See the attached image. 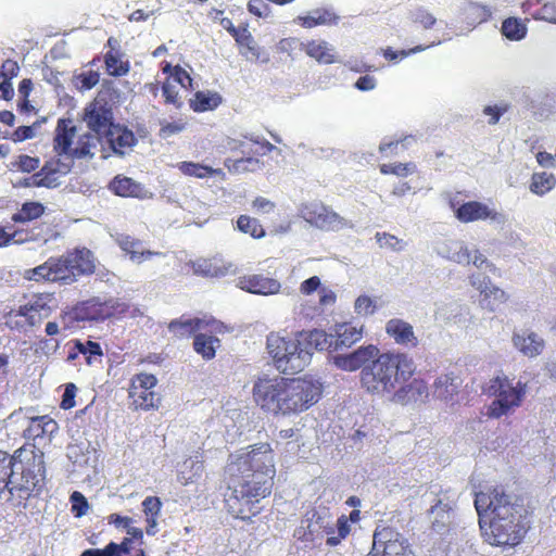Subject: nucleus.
<instances>
[{
  "instance_id": "1",
  "label": "nucleus",
  "mask_w": 556,
  "mask_h": 556,
  "mask_svg": "<svg viewBox=\"0 0 556 556\" xmlns=\"http://www.w3.org/2000/svg\"><path fill=\"white\" fill-rule=\"evenodd\" d=\"M332 363L344 371L361 369V387L372 396H387L403 406L422 403L429 396L428 383L415 377L414 359L404 352H381L376 344H367L333 356Z\"/></svg>"
},
{
  "instance_id": "2",
  "label": "nucleus",
  "mask_w": 556,
  "mask_h": 556,
  "mask_svg": "<svg viewBox=\"0 0 556 556\" xmlns=\"http://www.w3.org/2000/svg\"><path fill=\"white\" fill-rule=\"evenodd\" d=\"M275 476V452L268 442L251 444L230 454L223 471L228 514L252 521L263 509L261 502L270 496Z\"/></svg>"
},
{
  "instance_id": "3",
  "label": "nucleus",
  "mask_w": 556,
  "mask_h": 556,
  "mask_svg": "<svg viewBox=\"0 0 556 556\" xmlns=\"http://www.w3.org/2000/svg\"><path fill=\"white\" fill-rule=\"evenodd\" d=\"M475 508L484 541L492 546H517L528 527L517 498L504 485H484L475 493Z\"/></svg>"
},
{
  "instance_id": "4",
  "label": "nucleus",
  "mask_w": 556,
  "mask_h": 556,
  "mask_svg": "<svg viewBox=\"0 0 556 556\" xmlns=\"http://www.w3.org/2000/svg\"><path fill=\"white\" fill-rule=\"evenodd\" d=\"M323 383L308 376L262 377L252 389L256 405L274 416L301 414L314 406L321 397Z\"/></svg>"
},
{
  "instance_id": "5",
  "label": "nucleus",
  "mask_w": 556,
  "mask_h": 556,
  "mask_svg": "<svg viewBox=\"0 0 556 556\" xmlns=\"http://www.w3.org/2000/svg\"><path fill=\"white\" fill-rule=\"evenodd\" d=\"M97 258L87 248L67 250L60 256H50L42 264L26 269L24 278L37 283L72 285L80 277L96 273Z\"/></svg>"
},
{
  "instance_id": "6",
  "label": "nucleus",
  "mask_w": 556,
  "mask_h": 556,
  "mask_svg": "<svg viewBox=\"0 0 556 556\" xmlns=\"http://www.w3.org/2000/svg\"><path fill=\"white\" fill-rule=\"evenodd\" d=\"M129 304L118 298L91 296L65 306L59 315L64 331L85 327L87 324L103 323L122 318L129 312Z\"/></svg>"
},
{
  "instance_id": "7",
  "label": "nucleus",
  "mask_w": 556,
  "mask_h": 556,
  "mask_svg": "<svg viewBox=\"0 0 556 556\" xmlns=\"http://www.w3.org/2000/svg\"><path fill=\"white\" fill-rule=\"evenodd\" d=\"M266 349L275 368L285 375H295L305 369L312 358V352L302 349L299 341L270 332L266 339Z\"/></svg>"
},
{
  "instance_id": "8",
  "label": "nucleus",
  "mask_w": 556,
  "mask_h": 556,
  "mask_svg": "<svg viewBox=\"0 0 556 556\" xmlns=\"http://www.w3.org/2000/svg\"><path fill=\"white\" fill-rule=\"evenodd\" d=\"M53 300V294L49 292H41L33 294L31 299L20 305L16 309H11L5 315L7 326L16 331H28L39 326L42 319L50 315V302Z\"/></svg>"
},
{
  "instance_id": "9",
  "label": "nucleus",
  "mask_w": 556,
  "mask_h": 556,
  "mask_svg": "<svg viewBox=\"0 0 556 556\" xmlns=\"http://www.w3.org/2000/svg\"><path fill=\"white\" fill-rule=\"evenodd\" d=\"M486 392L489 395L496 396L488 407V416L500 418L515 407L520 406L526 393V387L521 382L514 387L507 377L497 376L490 380Z\"/></svg>"
},
{
  "instance_id": "10",
  "label": "nucleus",
  "mask_w": 556,
  "mask_h": 556,
  "mask_svg": "<svg viewBox=\"0 0 556 556\" xmlns=\"http://www.w3.org/2000/svg\"><path fill=\"white\" fill-rule=\"evenodd\" d=\"M350 532L351 526L346 525L345 515H341L333 523L328 516L314 513L308 519L303 536L299 538L313 543L326 536V545L336 547L349 536Z\"/></svg>"
},
{
  "instance_id": "11",
  "label": "nucleus",
  "mask_w": 556,
  "mask_h": 556,
  "mask_svg": "<svg viewBox=\"0 0 556 556\" xmlns=\"http://www.w3.org/2000/svg\"><path fill=\"white\" fill-rule=\"evenodd\" d=\"M157 378L148 372L134 375L129 381L128 399L136 410H151L159 408L161 396L155 391Z\"/></svg>"
},
{
  "instance_id": "12",
  "label": "nucleus",
  "mask_w": 556,
  "mask_h": 556,
  "mask_svg": "<svg viewBox=\"0 0 556 556\" xmlns=\"http://www.w3.org/2000/svg\"><path fill=\"white\" fill-rule=\"evenodd\" d=\"M372 551L380 556H416L407 541L391 527L376 529Z\"/></svg>"
},
{
  "instance_id": "13",
  "label": "nucleus",
  "mask_w": 556,
  "mask_h": 556,
  "mask_svg": "<svg viewBox=\"0 0 556 556\" xmlns=\"http://www.w3.org/2000/svg\"><path fill=\"white\" fill-rule=\"evenodd\" d=\"M169 332L176 339H187L190 337H194L199 331H207L211 334L213 333H224L226 327L223 323L214 319V318H188L184 317L174 319L168 324Z\"/></svg>"
},
{
  "instance_id": "14",
  "label": "nucleus",
  "mask_w": 556,
  "mask_h": 556,
  "mask_svg": "<svg viewBox=\"0 0 556 556\" xmlns=\"http://www.w3.org/2000/svg\"><path fill=\"white\" fill-rule=\"evenodd\" d=\"M72 165L63 162L59 155L46 161L43 166L30 177L24 179V187L55 188L59 179L71 172Z\"/></svg>"
},
{
  "instance_id": "15",
  "label": "nucleus",
  "mask_w": 556,
  "mask_h": 556,
  "mask_svg": "<svg viewBox=\"0 0 556 556\" xmlns=\"http://www.w3.org/2000/svg\"><path fill=\"white\" fill-rule=\"evenodd\" d=\"M84 122L98 138L110 134L114 127L112 109L104 100L94 99L84 110Z\"/></svg>"
},
{
  "instance_id": "16",
  "label": "nucleus",
  "mask_w": 556,
  "mask_h": 556,
  "mask_svg": "<svg viewBox=\"0 0 556 556\" xmlns=\"http://www.w3.org/2000/svg\"><path fill=\"white\" fill-rule=\"evenodd\" d=\"M470 279L472 287L480 292L479 303L483 309L495 312L502 304L507 302L508 295L506 292L492 285L490 278L472 276Z\"/></svg>"
},
{
  "instance_id": "17",
  "label": "nucleus",
  "mask_w": 556,
  "mask_h": 556,
  "mask_svg": "<svg viewBox=\"0 0 556 556\" xmlns=\"http://www.w3.org/2000/svg\"><path fill=\"white\" fill-rule=\"evenodd\" d=\"M26 466L22 468L21 483L29 485L35 492L40 493L45 484V465L42 456H38L34 451H27L22 457Z\"/></svg>"
},
{
  "instance_id": "18",
  "label": "nucleus",
  "mask_w": 556,
  "mask_h": 556,
  "mask_svg": "<svg viewBox=\"0 0 556 556\" xmlns=\"http://www.w3.org/2000/svg\"><path fill=\"white\" fill-rule=\"evenodd\" d=\"M237 287L249 293L271 295L280 291L281 285L277 279L263 274H247L238 277Z\"/></svg>"
},
{
  "instance_id": "19",
  "label": "nucleus",
  "mask_w": 556,
  "mask_h": 556,
  "mask_svg": "<svg viewBox=\"0 0 556 556\" xmlns=\"http://www.w3.org/2000/svg\"><path fill=\"white\" fill-rule=\"evenodd\" d=\"M455 216L459 222L465 224L486 219L493 222L502 220V214L479 201L463 203L455 211Z\"/></svg>"
},
{
  "instance_id": "20",
  "label": "nucleus",
  "mask_w": 556,
  "mask_h": 556,
  "mask_svg": "<svg viewBox=\"0 0 556 556\" xmlns=\"http://www.w3.org/2000/svg\"><path fill=\"white\" fill-rule=\"evenodd\" d=\"M386 333L401 346L415 349L419 344V340L415 334L413 326L401 319L392 318L386 324Z\"/></svg>"
},
{
  "instance_id": "21",
  "label": "nucleus",
  "mask_w": 556,
  "mask_h": 556,
  "mask_svg": "<svg viewBox=\"0 0 556 556\" xmlns=\"http://www.w3.org/2000/svg\"><path fill=\"white\" fill-rule=\"evenodd\" d=\"M75 135L76 126L71 118H60L58 121L53 137V150L59 156H70Z\"/></svg>"
},
{
  "instance_id": "22",
  "label": "nucleus",
  "mask_w": 556,
  "mask_h": 556,
  "mask_svg": "<svg viewBox=\"0 0 556 556\" xmlns=\"http://www.w3.org/2000/svg\"><path fill=\"white\" fill-rule=\"evenodd\" d=\"M340 16L330 8H317L304 15L296 16L293 22L306 29L317 26L337 25Z\"/></svg>"
},
{
  "instance_id": "23",
  "label": "nucleus",
  "mask_w": 556,
  "mask_h": 556,
  "mask_svg": "<svg viewBox=\"0 0 556 556\" xmlns=\"http://www.w3.org/2000/svg\"><path fill=\"white\" fill-rule=\"evenodd\" d=\"M42 237L36 232L35 228L15 227L12 225L3 226L0 224V248H7L11 244H24L41 240Z\"/></svg>"
},
{
  "instance_id": "24",
  "label": "nucleus",
  "mask_w": 556,
  "mask_h": 556,
  "mask_svg": "<svg viewBox=\"0 0 556 556\" xmlns=\"http://www.w3.org/2000/svg\"><path fill=\"white\" fill-rule=\"evenodd\" d=\"M110 50L104 54V64L106 73L113 77L125 76L130 71L129 61L123 60V53L118 48V41L110 37L106 42Z\"/></svg>"
},
{
  "instance_id": "25",
  "label": "nucleus",
  "mask_w": 556,
  "mask_h": 556,
  "mask_svg": "<svg viewBox=\"0 0 556 556\" xmlns=\"http://www.w3.org/2000/svg\"><path fill=\"white\" fill-rule=\"evenodd\" d=\"M134 541L125 538L121 543L110 542L104 548H88L79 556H146L141 548L132 546Z\"/></svg>"
},
{
  "instance_id": "26",
  "label": "nucleus",
  "mask_w": 556,
  "mask_h": 556,
  "mask_svg": "<svg viewBox=\"0 0 556 556\" xmlns=\"http://www.w3.org/2000/svg\"><path fill=\"white\" fill-rule=\"evenodd\" d=\"M364 326L353 323L337 324L333 328L334 350L350 348L362 340Z\"/></svg>"
},
{
  "instance_id": "27",
  "label": "nucleus",
  "mask_w": 556,
  "mask_h": 556,
  "mask_svg": "<svg viewBox=\"0 0 556 556\" xmlns=\"http://www.w3.org/2000/svg\"><path fill=\"white\" fill-rule=\"evenodd\" d=\"M514 346L530 358L540 355L545 346V342L534 332H522L513 334Z\"/></svg>"
},
{
  "instance_id": "28",
  "label": "nucleus",
  "mask_w": 556,
  "mask_h": 556,
  "mask_svg": "<svg viewBox=\"0 0 556 556\" xmlns=\"http://www.w3.org/2000/svg\"><path fill=\"white\" fill-rule=\"evenodd\" d=\"M58 430L56 421L49 415L36 416L29 419V424L24 430V437L36 440L38 438L51 437Z\"/></svg>"
},
{
  "instance_id": "29",
  "label": "nucleus",
  "mask_w": 556,
  "mask_h": 556,
  "mask_svg": "<svg viewBox=\"0 0 556 556\" xmlns=\"http://www.w3.org/2000/svg\"><path fill=\"white\" fill-rule=\"evenodd\" d=\"M118 245L129 255L130 260L136 263H142L153 256L162 255L159 251L144 250L141 240L131 236L121 237L118 239Z\"/></svg>"
},
{
  "instance_id": "30",
  "label": "nucleus",
  "mask_w": 556,
  "mask_h": 556,
  "mask_svg": "<svg viewBox=\"0 0 556 556\" xmlns=\"http://www.w3.org/2000/svg\"><path fill=\"white\" fill-rule=\"evenodd\" d=\"M24 453H26V450L23 447L16 450L13 455L0 450V495L11 483L14 465L23 464Z\"/></svg>"
},
{
  "instance_id": "31",
  "label": "nucleus",
  "mask_w": 556,
  "mask_h": 556,
  "mask_svg": "<svg viewBox=\"0 0 556 556\" xmlns=\"http://www.w3.org/2000/svg\"><path fill=\"white\" fill-rule=\"evenodd\" d=\"M304 51L319 64H332L337 61L333 48L325 40H308L304 45Z\"/></svg>"
},
{
  "instance_id": "32",
  "label": "nucleus",
  "mask_w": 556,
  "mask_h": 556,
  "mask_svg": "<svg viewBox=\"0 0 556 556\" xmlns=\"http://www.w3.org/2000/svg\"><path fill=\"white\" fill-rule=\"evenodd\" d=\"M216 334L217 333L211 334L207 331H199L194 334L193 350L205 361L215 357L216 349L219 346V339Z\"/></svg>"
},
{
  "instance_id": "33",
  "label": "nucleus",
  "mask_w": 556,
  "mask_h": 556,
  "mask_svg": "<svg viewBox=\"0 0 556 556\" xmlns=\"http://www.w3.org/2000/svg\"><path fill=\"white\" fill-rule=\"evenodd\" d=\"M73 345H74V350L76 351V353H70L67 358L71 361V359H74L77 355V353L79 354H83L86 358V363L88 365H92L94 361H99L101 362L102 357H103V350L100 345V343L96 342V341H92V340H87V341H81V340H73L72 341Z\"/></svg>"
},
{
  "instance_id": "34",
  "label": "nucleus",
  "mask_w": 556,
  "mask_h": 556,
  "mask_svg": "<svg viewBox=\"0 0 556 556\" xmlns=\"http://www.w3.org/2000/svg\"><path fill=\"white\" fill-rule=\"evenodd\" d=\"M104 137L108 138L113 151L119 154H123L126 149L132 147L136 141V138L130 130L116 125H114V127L111 128L110 134Z\"/></svg>"
},
{
  "instance_id": "35",
  "label": "nucleus",
  "mask_w": 556,
  "mask_h": 556,
  "mask_svg": "<svg viewBox=\"0 0 556 556\" xmlns=\"http://www.w3.org/2000/svg\"><path fill=\"white\" fill-rule=\"evenodd\" d=\"M109 189L114 194L123 198H136L139 197L142 191V187L139 182L135 181L132 178L121 175L115 176L111 180Z\"/></svg>"
},
{
  "instance_id": "36",
  "label": "nucleus",
  "mask_w": 556,
  "mask_h": 556,
  "mask_svg": "<svg viewBox=\"0 0 556 556\" xmlns=\"http://www.w3.org/2000/svg\"><path fill=\"white\" fill-rule=\"evenodd\" d=\"M313 222L319 228L327 230L341 229L346 225L343 217L324 205L314 212Z\"/></svg>"
},
{
  "instance_id": "37",
  "label": "nucleus",
  "mask_w": 556,
  "mask_h": 556,
  "mask_svg": "<svg viewBox=\"0 0 556 556\" xmlns=\"http://www.w3.org/2000/svg\"><path fill=\"white\" fill-rule=\"evenodd\" d=\"M462 381L453 374H443L439 376L433 384L434 394L443 400H451L457 394Z\"/></svg>"
},
{
  "instance_id": "38",
  "label": "nucleus",
  "mask_w": 556,
  "mask_h": 556,
  "mask_svg": "<svg viewBox=\"0 0 556 556\" xmlns=\"http://www.w3.org/2000/svg\"><path fill=\"white\" fill-rule=\"evenodd\" d=\"M45 214V206L40 202L28 201L22 204L21 208L12 214L11 220L14 224H27L40 218Z\"/></svg>"
},
{
  "instance_id": "39",
  "label": "nucleus",
  "mask_w": 556,
  "mask_h": 556,
  "mask_svg": "<svg viewBox=\"0 0 556 556\" xmlns=\"http://www.w3.org/2000/svg\"><path fill=\"white\" fill-rule=\"evenodd\" d=\"M223 99L218 92L215 91H197L193 99L190 100V108L194 112H205L215 110Z\"/></svg>"
},
{
  "instance_id": "40",
  "label": "nucleus",
  "mask_w": 556,
  "mask_h": 556,
  "mask_svg": "<svg viewBox=\"0 0 556 556\" xmlns=\"http://www.w3.org/2000/svg\"><path fill=\"white\" fill-rule=\"evenodd\" d=\"M177 168L185 176L195 177V178H201V179L212 177V176L224 175V173L220 168H213V167L204 165V164L187 162V161L179 162L177 164Z\"/></svg>"
},
{
  "instance_id": "41",
  "label": "nucleus",
  "mask_w": 556,
  "mask_h": 556,
  "mask_svg": "<svg viewBox=\"0 0 556 556\" xmlns=\"http://www.w3.org/2000/svg\"><path fill=\"white\" fill-rule=\"evenodd\" d=\"M202 471V460L188 458L181 464L177 472V480L181 485L191 484L201 476Z\"/></svg>"
},
{
  "instance_id": "42",
  "label": "nucleus",
  "mask_w": 556,
  "mask_h": 556,
  "mask_svg": "<svg viewBox=\"0 0 556 556\" xmlns=\"http://www.w3.org/2000/svg\"><path fill=\"white\" fill-rule=\"evenodd\" d=\"M501 33L510 41H519L526 37L528 28L522 20L507 17L502 22Z\"/></svg>"
},
{
  "instance_id": "43",
  "label": "nucleus",
  "mask_w": 556,
  "mask_h": 556,
  "mask_svg": "<svg viewBox=\"0 0 556 556\" xmlns=\"http://www.w3.org/2000/svg\"><path fill=\"white\" fill-rule=\"evenodd\" d=\"M556 186V177L552 173H533L530 182V191L536 195H544Z\"/></svg>"
},
{
  "instance_id": "44",
  "label": "nucleus",
  "mask_w": 556,
  "mask_h": 556,
  "mask_svg": "<svg viewBox=\"0 0 556 556\" xmlns=\"http://www.w3.org/2000/svg\"><path fill=\"white\" fill-rule=\"evenodd\" d=\"M11 495L9 501L12 502V505L17 508H26L27 501L31 496H36L39 493L35 492L33 489L29 488V485H25L21 482L13 483L11 488L8 486L7 489Z\"/></svg>"
},
{
  "instance_id": "45",
  "label": "nucleus",
  "mask_w": 556,
  "mask_h": 556,
  "mask_svg": "<svg viewBox=\"0 0 556 556\" xmlns=\"http://www.w3.org/2000/svg\"><path fill=\"white\" fill-rule=\"evenodd\" d=\"M305 340L307 344L315 350H334L333 333H327L324 330L314 329L306 333Z\"/></svg>"
},
{
  "instance_id": "46",
  "label": "nucleus",
  "mask_w": 556,
  "mask_h": 556,
  "mask_svg": "<svg viewBox=\"0 0 556 556\" xmlns=\"http://www.w3.org/2000/svg\"><path fill=\"white\" fill-rule=\"evenodd\" d=\"M97 140L90 134H84L78 137L75 147H73L70 157L71 159H85L93 156L92 149L97 146Z\"/></svg>"
},
{
  "instance_id": "47",
  "label": "nucleus",
  "mask_w": 556,
  "mask_h": 556,
  "mask_svg": "<svg viewBox=\"0 0 556 556\" xmlns=\"http://www.w3.org/2000/svg\"><path fill=\"white\" fill-rule=\"evenodd\" d=\"M40 166V159L37 156H30L28 154H20L15 157L13 162L10 164V169L12 172L20 173H34Z\"/></svg>"
},
{
  "instance_id": "48",
  "label": "nucleus",
  "mask_w": 556,
  "mask_h": 556,
  "mask_svg": "<svg viewBox=\"0 0 556 556\" xmlns=\"http://www.w3.org/2000/svg\"><path fill=\"white\" fill-rule=\"evenodd\" d=\"M237 227L240 231L249 233L255 239L264 237L265 230L260 222L248 215H240L237 220Z\"/></svg>"
},
{
  "instance_id": "49",
  "label": "nucleus",
  "mask_w": 556,
  "mask_h": 556,
  "mask_svg": "<svg viewBox=\"0 0 556 556\" xmlns=\"http://www.w3.org/2000/svg\"><path fill=\"white\" fill-rule=\"evenodd\" d=\"M163 72L169 73L173 80L179 84L182 88L187 90L192 89V78L180 65L172 66L170 64H166L163 67Z\"/></svg>"
},
{
  "instance_id": "50",
  "label": "nucleus",
  "mask_w": 556,
  "mask_h": 556,
  "mask_svg": "<svg viewBox=\"0 0 556 556\" xmlns=\"http://www.w3.org/2000/svg\"><path fill=\"white\" fill-rule=\"evenodd\" d=\"M410 20L414 24L422 27L424 29L432 28L437 18L433 14L424 7H418L410 12Z\"/></svg>"
},
{
  "instance_id": "51",
  "label": "nucleus",
  "mask_w": 556,
  "mask_h": 556,
  "mask_svg": "<svg viewBox=\"0 0 556 556\" xmlns=\"http://www.w3.org/2000/svg\"><path fill=\"white\" fill-rule=\"evenodd\" d=\"M379 170L382 175H395L397 177H406L416 170L414 163H394L381 164Z\"/></svg>"
},
{
  "instance_id": "52",
  "label": "nucleus",
  "mask_w": 556,
  "mask_h": 556,
  "mask_svg": "<svg viewBox=\"0 0 556 556\" xmlns=\"http://www.w3.org/2000/svg\"><path fill=\"white\" fill-rule=\"evenodd\" d=\"M304 45L305 42L300 41L295 37L282 38L277 43V51L294 58L299 52L304 51Z\"/></svg>"
},
{
  "instance_id": "53",
  "label": "nucleus",
  "mask_w": 556,
  "mask_h": 556,
  "mask_svg": "<svg viewBox=\"0 0 556 556\" xmlns=\"http://www.w3.org/2000/svg\"><path fill=\"white\" fill-rule=\"evenodd\" d=\"M42 121H36L30 126H20L13 132H11L7 138L11 141L17 143L23 142L28 139H33L36 137V131L40 127Z\"/></svg>"
},
{
  "instance_id": "54",
  "label": "nucleus",
  "mask_w": 556,
  "mask_h": 556,
  "mask_svg": "<svg viewBox=\"0 0 556 556\" xmlns=\"http://www.w3.org/2000/svg\"><path fill=\"white\" fill-rule=\"evenodd\" d=\"M162 503L157 496H148L142 502L143 513L151 527L155 526L156 517L161 511Z\"/></svg>"
},
{
  "instance_id": "55",
  "label": "nucleus",
  "mask_w": 556,
  "mask_h": 556,
  "mask_svg": "<svg viewBox=\"0 0 556 556\" xmlns=\"http://www.w3.org/2000/svg\"><path fill=\"white\" fill-rule=\"evenodd\" d=\"M375 238L381 249H389L399 252L402 251L405 245L403 240L389 232H377Z\"/></svg>"
},
{
  "instance_id": "56",
  "label": "nucleus",
  "mask_w": 556,
  "mask_h": 556,
  "mask_svg": "<svg viewBox=\"0 0 556 556\" xmlns=\"http://www.w3.org/2000/svg\"><path fill=\"white\" fill-rule=\"evenodd\" d=\"M70 502L72 504L71 510L75 517L80 518L87 514L89 504L83 493L74 491L70 496Z\"/></svg>"
},
{
  "instance_id": "57",
  "label": "nucleus",
  "mask_w": 556,
  "mask_h": 556,
  "mask_svg": "<svg viewBox=\"0 0 556 556\" xmlns=\"http://www.w3.org/2000/svg\"><path fill=\"white\" fill-rule=\"evenodd\" d=\"M162 92L166 104H172L176 109L181 108L182 102L176 86L168 79L162 85Z\"/></svg>"
},
{
  "instance_id": "58",
  "label": "nucleus",
  "mask_w": 556,
  "mask_h": 556,
  "mask_svg": "<svg viewBox=\"0 0 556 556\" xmlns=\"http://www.w3.org/2000/svg\"><path fill=\"white\" fill-rule=\"evenodd\" d=\"M533 18L556 24V3L549 2L543 4L533 13Z\"/></svg>"
},
{
  "instance_id": "59",
  "label": "nucleus",
  "mask_w": 556,
  "mask_h": 556,
  "mask_svg": "<svg viewBox=\"0 0 556 556\" xmlns=\"http://www.w3.org/2000/svg\"><path fill=\"white\" fill-rule=\"evenodd\" d=\"M355 311L359 315H372L376 311V305L372 299L368 295H359L355 301Z\"/></svg>"
},
{
  "instance_id": "60",
  "label": "nucleus",
  "mask_w": 556,
  "mask_h": 556,
  "mask_svg": "<svg viewBox=\"0 0 556 556\" xmlns=\"http://www.w3.org/2000/svg\"><path fill=\"white\" fill-rule=\"evenodd\" d=\"M248 10L251 14L263 18L268 17L271 13L270 7L265 0H250Z\"/></svg>"
},
{
  "instance_id": "61",
  "label": "nucleus",
  "mask_w": 556,
  "mask_h": 556,
  "mask_svg": "<svg viewBox=\"0 0 556 556\" xmlns=\"http://www.w3.org/2000/svg\"><path fill=\"white\" fill-rule=\"evenodd\" d=\"M18 72L20 65L15 60L12 59H7L3 61L0 67V76L3 78V80H11L18 75Z\"/></svg>"
},
{
  "instance_id": "62",
  "label": "nucleus",
  "mask_w": 556,
  "mask_h": 556,
  "mask_svg": "<svg viewBox=\"0 0 556 556\" xmlns=\"http://www.w3.org/2000/svg\"><path fill=\"white\" fill-rule=\"evenodd\" d=\"M100 79V75L96 71H88L85 73H81L78 76V80L80 83V88L84 90H90L93 88Z\"/></svg>"
},
{
  "instance_id": "63",
  "label": "nucleus",
  "mask_w": 556,
  "mask_h": 556,
  "mask_svg": "<svg viewBox=\"0 0 556 556\" xmlns=\"http://www.w3.org/2000/svg\"><path fill=\"white\" fill-rule=\"evenodd\" d=\"M467 11L469 15H475L479 23L488 21L491 17L490 9L483 4L470 3Z\"/></svg>"
},
{
  "instance_id": "64",
  "label": "nucleus",
  "mask_w": 556,
  "mask_h": 556,
  "mask_svg": "<svg viewBox=\"0 0 556 556\" xmlns=\"http://www.w3.org/2000/svg\"><path fill=\"white\" fill-rule=\"evenodd\" d=\"M400 149H404L402 140L382 142L379 146V152L386 157L397 155Z\"/></svg>"
}]
</instances>
